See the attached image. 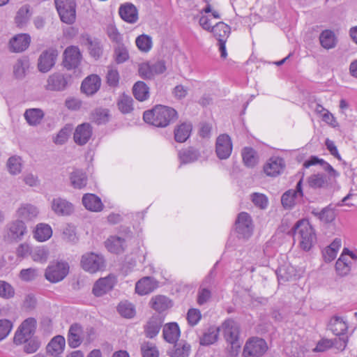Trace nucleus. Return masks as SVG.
<instances>
[{"mask_svg": "<svg viewBox=\"0 0 357 357\" xmlns=\"http://www.w3.org/2000/svg\"><path fill=\"white\" fill-rule=\"evenodd\" d=\"M143 357H159V351L153 343L144 342L141 346Z\"/></svg>", "mask_w": 357, "mask_h": 357, "instance_id": "5fc2aeb1", "label": "nucleus"}, {"mask_svg": "<svg viewBox=\"0 0 357 357\" xmlns=\"http://www.w3.org/2000/svg\"><path fill=\"white\" fill-rule=\"evenodd\" d=\"M251 199L254 204L260 208H266L268 205V199L267 197L261 193H253L251 195Z\"/></svg>", "mask_w": 357, "mask_h": 357, "instance_id": "338daca9", "label": "nucleus"}, {"mask_svg": "<svg viewBox=\"0 0 357 357\" xmlns=\"http://www.w3.org/2000/svg\"><path fill=\"white\" fill-rule=\"evenodd\" d=\"M68 264L63 261H57L50 264L45 269V277L52 283H56L63 280L68 274Z\"/></svg>", "mask_w": 357, "mask_h": 357, "instance_id": "20e7f679", "label": "nucleus"}, {"mask_svg": "<svg viewBox=\"0 0 357 357\" xmlns=\"http://www.w3.org/2000/svg\"><path fill=\"white\" fill-rule=\"evenodd\" d=\"M58 52L56 50L50 49L42 52L38 58V68L39 71L47 73L54 66Z\"/></svg>", "mask_w": 357, "mask_h": 357, "instance_id": "4468645a", "label": "nucleus"}, {"mask_svg": "<svg viewBox=\"0 0 357 357\" xmlns=\"http://www.w3.org/2000/svg\"><path fill=\"white\" fill-rule=\"evenodd\" d=\"M321 45L326 50L334 48L337 43V39L333 31L326 29L319 36Z\"/></svg>", "mask_w": 357, "mask_h": 357, "instance_id": "c9c22d12", "label": "nucleus"}, {"mask_svg": "<svg viewBox=\"0 0 357 357\" xmlns=\"http://www.w3.org/2000/svg\"><path fill=\"white\" fill-rule=\"evenodd\" d=\"M266 342L261 338L253 337L247 341L244 349L245 357H260L267 350Z\"/></svg>", "mask_w": 357, "mask_h": 357, "instance_id": "6e6552de", "label": "nucleus"}, {"mask_svg": "<svg viewBox=\"0 0 357 357\" xmlns=\"http://www.w3.org/2000/svg\"><path fill=\"white\" fill-rule=\"evenodd\" d=\"M121 17L128 23H135L138 20V13L136 7L132 3L121 5L119 10Z\"/></svg>", "mask_w": 357, "mask_h": 357, "instance_id": "a878e982", "label": "nucleus"}, {"mask_svg": "<svg viewBox=\"0 0 357 357\" xmlns=\"http://www.w3.org/2000/svg\"><path fill=\"white\" fill-rule=\"evenodd\" d=\"M70 180L73 188L77 189L83 188L87 183V176L86 174L79 169H75L70 174Z\"/></svg>", "mask_w": 357, "mask_h": 357, "instance_id": "e433bc0d", "label": "nucleus"}, {"mask_svg": "<svg viewBox=\"0 0 357 357\" xmlns=\"http://www.w3.org/2000/svg\"><path fill=\"white\" fill-rule=\"evenodd\" d=\"M230 27L222 22L217 23L211 29V32L218 40L219 39L227 40L230 34Z\"/></svg>", "mask_w": 357, "mask_h": 357, "instance_id": "79ce46f5", "label": "nucleus"}, {"mask_svg": "<svg viewBox=\"0 0 357 357\" xmlns=\"http://www.w3.org/2000/svg\"><path fill=\"white\" fill-rule=\"evenodd\" d=\"M38 213V208L31 204H23L17 211V217L26 221L33 220Z\"/></svg>", "mask_w": 357, "mask_h": 357, "instance_id": "cd10ccee", "label": "nucleus"}, {"mask_svg": "<svg viewBox=\"0 0 357 357\" xmlns=\"http://www.w3.org/2000/svg\"><path fill=\"white\" fill-rule=\"evenodd\" d=\"M118 312L124 317L131 318L135 315V311L133 305L128 302H121L118 306Z\"/></svg>", "mask_w": 357, "mask_h": 357, "instance_id": "6e6d98bb", "label": "nucleus"}, {"mask_svg": "<svg viewBox=\"0 0 357 357\" xmlns=\"http://www.w3.org/2000/svg\"><path fill=\"white\" fill-rule=\"evenodd\" d=\"M9 235L14 239L21 238L26 233V227L22 220H17L7 225Z\"/></svg>", "mask_w": 357, "mask_h": 357, "instance_id": "473e14b6", "label": "nucleus"}, {"mask_svg": "<svg viewBox=\"0 0 357 357\" xmlns=\"http://www.w3.org/2000/svg\"><path fill=\"white\" fill-rule=\"evenodd\" d=\"M232 151V143L229 135H220L216 139L215 152L220 159H227Z\"/></svg>", "mask_w": 357, "mask_h": 357, "instance_id": "dca6fc26", "label": "nucleus"}, {"mask_svg": "<svg viewBox=\"0 0 357 357\" xmlns=\"http://www.w3.org/2000/svg\"><path fill=\"white\" fill-rule=\"evenodd\" d=\"M105 243L108 251L116 254L122 252L126 247L125 239L117 236H110Z\"/></svg>", "mask_w": 357, "mask_h": 357, "instance_id": "2f4dec72", "label": "nucleus"}, {"mask_svg": "<svg viewBox=\"0 0 357 357\" xmlns=\"http://www.w3.org/2000/svg\"><path fill=\"white\" fill-rule=\"evenodd\" d=\"M167 68L163 61L144 62L139 65L138 72L143 79H151L155 75L165 72Z\"/></svg>", "mask_w": 357, "mask_h": 357, "instance_id": "423d86ee", "label": "nucleus"}, {"mask_svg": "<svg viewBox=\"0 0 357 357\" xmlns=\"http://www.w3.org/2000/svg\"><path fill=\"white\" fill-rule=\"evenodd\" d=\"M192 125L188 123H183L174 130V138L177 142H185L190 135Z\"/></svg>", "mask_w": 357, "mask_h": 357, "instance_id": "4c0bfd02", "label": "nucleus"}, {"mask_svg": "<svg viewBox=\"0 0 357 357\" xmlns=\"http://www.w3.org/2000/svg\"><path fill=\"white\" fill-rule=\"evenodd\" d=\"M107 34L109 39L116 44L122 43V36L115 26L109 24L107 26Z\"/></svg>", "mask_w": 357, "mask_h": 357, "instance_id": "680f3d73", "label": "nucleus"}, {"mask_svg": "<svg viewBox=\"0 0 357 357\" xmlns=\"http://www.w3.org/2000/svg\"><path fill=\"white\" fill-rule=\"evenodd\" d=\"M6 165L10 174H19L22 169V160L17 155L11 156L8 158Z\"/></svg>", "mask_w": 357, "mask_h": 357, "instance_id": "a18cd8bd", "label": "nucleus"}, {"mask_svg": "<svg viewBox=\"0 0 357 357\" xmlns=\"http://www.w3.org/2000/svg\"><path fill=\"white\" fill-rule=\"evenodd\" d=\"M307 181L309 187L314 190L327 189L332 183L324 173L313 174L307 178Z\"/></svg>", "mask_w": 357, "mask_h": 357, "instance_id": "b1692460", "label": "nucleus"}, {"mask_svg": "<svg viewBox=\"0 0 357 357\" xmlns=\"http://www.w3.org/2000/svg\"><path fill=\"white\" fill-rule=\"evenodd\" d=\"M61 20L68 24L74 23L76 18V3L75 0H54Z\"/></svg>", "mask_w": 357, "mask_h": 357, "instance_id": "7ed1b4c3", "label": "nucleus"}, {"mask_svg": "<svg viewBox=\"0 0 357 357\" xmlns=\"http://www.w3.org/2000/svg\"><path fill=\"white\" fill-rule=\"evenodd\" d=\"M132 98L127 95L123 94L118 100V107L119 110L123 113H130L132 109Z\"/></svg>", "mask_w": 357, "mask_h": 357, "instance_id": "3c124183", "label": "nucleus"}, {"mask_svg": "<svg viewBox=\"0 0 357 357\" xmlns=\"http://www.w3.org/2000/svg\"><path fill=\"white\" fill-rule=\"evenodd\" d=\"M14 295V288L7 282L0 280V297L9 299L13 298Z\"/></svg>", "mask_w": 357, "mask_h": 357, "instance_id": "4d7b16f0", "label": "nucleus"}, {"mask_svg": "<svg viewBox=\"0 0 357 357\" xmlns=\"http://www.w3.org/2000/svg\"><path fill=\"white\" fill-rule=\"evenodd\" d=\"M243 160L248 167H253L257 163L256 152L252 148L245 147L242 151Z\"/></svg>", "mask_w": 357, "mask_h": 357, "instance_id": "09e8293b", "label": "nucleus"}, {"mask_svg": "<svg viewBox=\"0 0 357 357\" xmlns=\"http://www.w3.org/2000/svg\"><path fill=\"white\" fill-rule=\"evenodd\" d=\"M30 255L34 261L44 264L48 259L49 251L44 246L36 247L31 249Z\"/></svg>", "mask_w": 357, "mask_h": 357, "instance_id": "c03bdc74", "label": "nucleus"}, {"mask_svg": "<svg viewBox=\"0 0 357 357\" xmlns=\"http://www.w3.org/2000/svg\"><path fill=\"white\" fill-rule=\"evenodd\" d=\"M224 336L232 347H239L238 342L239 325L232 319L226 320L222 325Z\"/></svg>", "mask_w": 357, "mask_h": 357, "instance_id": "9b49d317", "label": "nucleus"}, {"mask_svg": "<svg viewBox=\"0 0 357 357\" xmlns=\"http://www.w3.org/2000/svg\"><path fill=\"white\" fill-rule=\"evenodd\" d=\"M158 287L157 281L152 277H144L135 284V292L144 296L153 291Z\"/></svg>", "mask_w": 357, "mask_h": 357, "instance_id": "5701e85b", "label": "nucleus"}, {"mask_svg": "<svg viewBox=\"0 0 357 357\" xmlns=\"http://www.w3.org/2000/svg\"><path fill=\"white\" fill-rule=\"evenodd\" d=\"M31 43V36L28 33H19L13 36L9 41V47L13 52L25 51Z\"/></svg>", "mask_w": 357, "mask_h": 357, "instance_id": "4be33fe9", "label": "nucleus"}, {"mask_svg": "<svg viewBox=\"0 0 357 357\" xmlns=\"http://www.w3.org/2000/svg\"><path fill=\"white\" fill-rule=\"evenodd\" d=\"M51 209L57 215L66 216L70 215L73 211V205L67 199L61 197L53 198L51 202Z\"/></svg>", "mask_w": 357, "mask_h": 357, "instance_id": "f3484780", "label": "nucleus"}, {"mask_svg": "<svg viewBox=\"0 0 357 357\" xmlns=\"http://www.w3.org/2000/svg\"><path fill=\"white\" fill-rule=\"evenodd\" d=\"M31 14L29 7L27 5L22 6L17 13L15 20L18 26L25 24L29 20Z\"/></svg>", "mask_w": 357, "mask_h": 357, "instance_id": "603ef678", "label": "nucleus"}, {"mask_svg": "<svg viewBox=\"0 0 357 357\" xmlns=\"http://www.w3.org/2000/svg\"><path fill=\"white\" fill-rule=\"evenodd\" d=\"M152 307L158 312H162L170 307V301L165 296H156L151 299Z\"/></svg>", "mask_w": 357, "mask_h": 357, "instance_id": "de8ad7c7", "label": "nucleus"}, {"mask_svg": "<svg viewBox=\"0 0 357 357\" xmlns=\"http://www.w3.org/2000/svg\"><path fill=\"white\" fill-rule=\"evenodd\" d=\"M70 78L61 73H52L48 77L45 88L51 91H63L68 87Z\"/></svg>", "mask_w": 357, "mask_h": 357, "instance_id": "9d476101", "label": "nucleus"}, {"mask_svg": "<svg viewBox=\"0 0 357 357\" xmlns=\"http://www.w3.org/2000/svg\"><path fill=\"white\" fill-rule=\"evenodd\" d=\"M180 336V329L176 323H169L163 328L164 339L169 343L174 344Z\"/></svg>", "mask_w": 357, "mask_h": 357, "instance_id": "7c9ffc66", "label": "nucleus"}, {"mask_svg": "<svg viewBox=\"0 0 357 357\" xmlns=\"http://www.w3.org/2000/svg\"><path fill=\"white\" fill-rule=\"evenodd\" d=\"M72 128L69 125H66L65 127L61 128L59 132L56 134V137H54L53 142L56 144L62 145L65 144L70 135Z\"/></svg>", "mask_w": 357, "mask_h": 357, "instance_id": "864d4df0", "label": "nucleus"}, {"mask_svg": "<svg viewBox=\"0 0 357 357\" xmlns=\"http://www.w3.org/2000/svg\"><path fill=\"white\" fill-rule=\"evenodd\" d=\"M13 323L6 319H0V341L4 340L13 328Z\"/></svg>", "mask_w": 357, "mask_h": 357, "instance_id": "13d9d810", "label": "nucleus"}, {"mask_svg": "<svg viewBox=\"0 0 357 357\" xmlns=\"http://www.w3.org/2000/svg\"><path fill=\"white\" fill-rule=\"evenodd\" d=\"M284 168V160L282 158L273 156L264 165V171L267 176L275 177L280 175Z\"/></svg>", "mask_w": 357, "mask_h": 357, "instance_id": "a211bd4d", "label": "nucleus"}, {"mask_svg": "<svg viewBox=\"0 0 357 357\" xmlns=\"http://www.w3.org/2000/svg\"><path fill=\"white\" fill-rule=\"evenodd\" d=\"M66 346L65 338L61 335L54 337L47 346V352L52 356H58L61 354Z\"/></svg>", "mask_w": 357, "mask_h": 357, "instance_id": "bb28decb", "label": "nucleus"}, {"mask_svg": "<svg viewBox=\"0 0 357 357\" xmlns=\"http://www.w3.org/2000/svg\"><path fill=\"white\" fill-rule=\"evenodd\" d=\"M293 229L294 238L299 241L300 247L303 250H310L316 241V235L309 222L305 220H299Z\"/></svg>", "mask_w": 357, "mask_h": 357, "instance_id": "f03ea898", "label": "nucleus"}, {"mask_svg": "<svg viewBox=\"0 0 357 357\" xmlns=\"http://www.w3.org/2000/svg\"><path fill=\"white\" fill-rule=\"evenodd\" d=\"M218 328L210 327L200 338V344L206 346L213 344L218 340Z\"/></svg>", "mask_w": 357, "mask_h": 357, "instance_id": "49530a36", "label": "nucleus"}, {"mask_svg": "<svg viewBox=\"0 0 357 357\" xmlns=\"http://www.w3.org/2000/svg\"><path fill=\"white\" fill-rule=\"evenodd\" d=\"M80 263L82 268L90 273L98 272L105 266L103 257L94 252H87L83 255Z\"/></svg>", "mask_w": 357, "mask_h": 357, "instance_id": "0eeeda50", "label": "nucleus"}, {"mask_svg": "<svg viewBox=\"0 0 357 357\" xmlns=\"http://www.w3.org/2000/svg\"><path fill=\"white\" fill-rule=\"evenodd\" d=\"M101 84V79L97 75H91L82 83L81 90L86 95H93L98 91Z\"/></svg>", "mask_w": 357, "mask_h": 357, "instance_id": "393cba45", "label": "nucleus"}, {"mask_svg": "<svg viewBox=\"0 0 357 357\" xmlns=\"http://www.w3.org/2000/svg\"><path fill=\"white\" fill-rule=\"evenodd\" d=\"M328 326L329 330L335 335L344 334L348 328L346 321L342 317L337 316L331 319Z\"/></svg>", "mask_w": 357, "mask_h": 357, "instance_id": "f704fd0d", "label": "nucleus"}, {"mask_svg": "<svg viewBox=\"0 0 357 357\" xmlns=\"http://www.w3.org/2000/svg\"><path fill=\"white\" fill-rule=\"evenodd\" d=\"M236 230L243 238H249L253 230L251 217L248 213L242 212L238 214L236 220Z\"/></svg>", "mask_w": 357, "mask_h": 357, "instance_id": "f8f14e48", "label": "nucleus"}, {"mask_svg": "<svg viewBox=\"0 0 357 357\" xmlns=\"http://www.w3.org/2000/svg\"><path fill=\"white\" fill-rule=\"evenodd\" d=\"M132 91L135 98L139 101H144L149 96V87L142 81H138L134 84Z\"/></svg>", "mask_w": 357, "mask_h": 357, "instance_id": "a19ab883", "label": "nucleus"}, {"mask_svg": "<svg viewBox=\"0 0 357 357\" xmlns=\"http://www.w3.org/2000/svg\"><path fill=\"white\" fill-rule=\"evenodd\" d=\"M303 197V178L297 183L295 190H289L281 197V203L284 208H291Z\"/></svg>", "mask_w": 357, "mask_h": 357, "instance_id": "1a4fd4ad", "label": "nucleus"}, {"mask_svg": "<svg viewBox=\"0 0 357 357\" xmlns=\"http://www.w3.org/2000/svg\"><path fill=\"white\" fill-rule=\"evenodd\" d=\"M107 83L110 86H116L118 85L119 82V74L116 69L112 67H109L107 73Z\"/></svg>", "mask_w": 357, "mask_h": 357, "instance_id": "bf43d9fd", "label": "nucleus"}, {"mask_svg": "<svg viewBox=\"0 0 357 357\" xmlns=\"http://www.w3.org/2000/svg\"><path fill=\"white\" fill-rule=\"evenodd\" d=\"M44 116L45 114L43 111L38 108L27 109L24 114L25 120L31 126H38L41 123Z\"/></svg>", "mask_w": 357, "mask_h": 357, "instance_id": "c756f323", "label": "nucleus"}, {"mask_svg": "<svg viewBox=\"0 0 357 357\" xmlns=\"http://www.w3.org/2000/svg\"><path fill=\"white\" fill-rule=\"evenodd\" d=\"M52 235V230L51 227L45 223H40L36 226L34 237L40 241L43 242L48 240Z\"/></svg>", "mask_w": 357, "mask_h": 357, "instance_id": "ea45409f", "label": "nucleus"}, {"mask_svg": "<svg viewBox=\"0 0 357 357\" xmlns=\"http://www.w3.org/2000/svg\"><path fill=\"white\" fill-rule=\"evenodd\" d=\"M320 165L323 169L326 172V176L333 182L339 176V173L327 162L323 159H319L317 156H311L308 160H305L303 163L305 168H308L310 166Z\"/></svg>", "mask_w": 357, "mask_h": 357, "instance_id": "aec40b11", "label": "nucleus"}, {"mask_svg": "<svg viewBox=\"0 0 357 357\" xmlns=\"http://www.w3.org/2000/svg\"><path fill=\"white\" fill-rule=\"evenodd\" d=\"M143 119L147 123L163 128L177 119V112L172 107L157 105L151 110L144 112Z\"/></svg>", "mask_w": 357, "mask_h": 357, "instance_id": "f257e3e1", "label": "nucleus"}, {"mask_svg": "<svg viewBox=\"0 0 357 357\" xmlns=\"http://www.w3.org/2000/svg\"><path fill=\"white\" fill-rule=\"evenodd\" d=\"M211 297V291L202 286H201L198 290L197 293V303L199 305H202L206 303L209 301Z\"/></svg>", "mask_w": 357, "mask_h": 357, "instance_id": "774afa93", "label": "nucleus"}, {"mask_svg": "<svg viewBox=\"0 0 357 357\" xmlns=\"http://www.w3.org/2000/svg\"><path fill=\"white\" fill-rule=\"evenodd\" d=\"M318 217L322 222L329 223L335 220V213L333 209L325 208L318 213Z\"/></svg>", "mask_w": 357, "mask_h": 357, "instance_id": "69168bd1", "label": "nucleus"}, {"mask_svg": "<svg viewBox=\"0 0 357 357\" xmlns=\"http://www.w3.org/2000/svg\"><path fill=\"white\" fill-rule=\"evenodd\" d=\"M116 282V278L114 275L100 278L93 285V294L98 297L103 296L113 289Z\"/></svg>", "mask_w": 357, "mask_h": 357, "instance_id": "2eb2a0df", "label": "nucleus"}, {"mask_svg": "<svg viewBox=\"0 0 357 357\" xmlns=\"http://www.w3.org/2000/svg\"><path fill=\"white\" fill-rule=\"evenodd\" d=\"M36 328V321L34 318L25 319L17 328L14 336V342L21 344L32 338Z\"/></svg>", "mask_w": 357, "mask_h": 357, "instance_id": "39448f33", "label": "nucleus"}, {"mask_svg": "<svg viewBox=\"0 0 357 357\" xmlns=\"http://www.w3.org/2000/svg\"><path fill=\"white\" fill-rule=\"evenodd\" d=\"M152 38L151 36L142 34L137 37L135 44L137 48L142 52H148L152 47Z\"/></svg>", "mask_w": 357, "mask_h": 357, "instance_id": "8fccbe9b", "label": "nucleus"}, {"mask_svg": "<svg viewBox=\"0 0 357 357\" xmlns=\"http://www.w3.org/2000/svg\"><path fill=\"white\" fill-rule=\"evenodd\" d=\"M114 59L117 63H123L128 60L129 53L127 47L122 43L116 44L114 48Z\"/></svg>", "mask_w": 357, "mask_h": 357, "instance_id": "37998d69", "label": "nucleus"}, {"mask_svg": "<svg viewBox=\"0 0 357 357\" xmlns=\"http://www.w3.org/2000/svg\"><path fill=\"white\" fill-rule=\"evenodd\" d=\"M190 351V346L188 344H178L175 345L172 357H188Z\"/></svg>", "mask_w": 357, "mask_h": 357, "instance_id": "0e129e2a", "label": "nucleus"}, {"mask_svg": "<svg viewBox=\"0 0 357 357\" xmlns=\"http://www.w3.org/2000/svg\"><path fill=\"white\" fill-rule=\"evenodd\" d=\"M81 59L79 49L76 46H70L63 52V66L67 70L74 69L79 66Z\"/></svg>", "mask_w": 357, "mask_h": 357, "instance_id": "ddd939ff", "label": "nucleus"}, {"mask_svg": "<svg viewBox=\"0 0 357 357\" xmlns=\"http://www.w3.org/2000/svg\"><path fill=\"white\" fill-rule=\"evenodd\" d=\"M178 157L181 164H188L197 160L200 157V153L197 149L189 147L179 151Z\"/></svg>", "mask_w": 357, "mask_h": 357, "instance_id": "58836bf2", "label": "nucleus"}, {"mask_svg": "<svg viewBox=\"0 0 357 357\" xmlns=\"http://www.w3.org/2000/svg\"><path fill=\"white\" fill-rule=\"evenodd\" d=\"M38 276V270L36 268H29L22 269L20 273V278L22 280L29 282L35 280Z\"/></svg>", "mask_w": 357, "mask_h": 357, "instance_id": "e2e57ef3", "label": "nucleus"}, {"mask_svg": "<svg viewBox=\"0 0 357 357\" xmlns=\"http://www.w3.org/2000/svg\"><path fill=\"white\" fill-rule=\"evenodd\" d=\"M85 339V333L79 324H73L70 326L68 333V342L71 348L78 347Z\"/></svg>", "mask_w": 357, "mask_h": 357, "instance_id": "6ab92c4d", "label": "nucleus"}, {"mask_svg": "<svg viewBox=\"0 0 357 357\" xmlns=\"http://www.w3.org/2000/svg\"><path fill=\"white\" fill-rule=\"evenodd\" d=\"M82 204L87 210L94 212L100 211L103 208L101 199L94 194H85L82 197Z\"/></svg>", "mask_w": 357, "mask_h": 357, "instance_id": "c85d7f7f", "label": "nucleus"}, {"mask_svg": "<svg viewBox=\"0 0 357 357\" xmlns=\"http://www.w3.org/2000/svg\"><path fill=\"white\" fill-rule=\"evenodd\" d=\"M202 318V314L198 309L191 308L187 313V320L191 326H195L198 324Z\"/></svg>", "mask_w": 357, "mask_h": 357, "instance_id": "052dcab7", "label": "nucleus"}, {"mask_svg": "<svg viewBox=\"0 0 357 357\" xmlns=\"http://www.w3.org/2000/svg\"><path fill=\"white\" fill-rule=\"evenodd\" d=\"M162 324V320L159 315L153 316L148 321L145 327V333L147 337L153 338L157 335Z\"/></svg>", "mask_w": 357, "mask_h": 357, "instance_id": "72a5a7b5", "label": "nucleus"}, {"mask_svg": "<svg viewBox=\"0 0 357 357\" xmlns=\"http://www.w3.org/2000/svg\"><path fill=\"white\" fill-rule=\"evenodd\" d=\"M92 132V128L88 123L77 126L73 135L74 142L79 146L86 144L91 139Z\"/></svg>", "mask_w": 357, "mask_h": 357, "instance_id": "412c9836", "label": "nucleus"}]
</instances>
